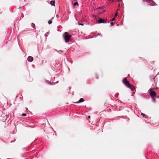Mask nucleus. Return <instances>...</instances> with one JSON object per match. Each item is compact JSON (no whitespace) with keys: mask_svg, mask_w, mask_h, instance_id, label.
I'll return each mask as SVG.
<instances>
[{"mask_svg":"<svg viewBox=\"0 0 159 159\" xmlns=\"http://www.w3.org/2000/svg\"><path fill=\"white\" fill-rule=\"evenodd\" d=\"M123 82L126 87L131 89L132 91H133L134 89V87L129 83V81L127 80L126 78L123 79Z\"/></svg>","mask_w":159,"mask_h":159,"instance_id":"nucleus-1","label":"nucleus"},{"mask_svg":"<svg viewBox=\"0 0 159 159\" xmlns=\"http://www.w3.org/2000/svg\"><path fill=\"white\" fill-rule=\"evenodd\" d=\"M63 36L65 40V41L66 43L68 42L70 39L71 37V36L68 34V33L67 32H65L63 34Z\"/></svg>","mask_w":159,"mask_h":159,"instance_id":"nucleus-2","label":"nucleus"},{"mask_svg":"<svg viewBox=\"0 0 159 159\" xmlns=\"http://www.w3.org/2000/svg\"><path fill=\"white\" fill-rule=\"evenodd\" d=\"M155 88L153 89H150L149 90V93L150 94V96L152 97H154L156 96L157 94L155 91H153V90L155 89Z\"/></svg>","mask_w":159,"mask_h":159,"instance_id":"nucleus-3","label":"nucleus"},{"mask_svg":"<svg viewBox=\"0 0 159 159\" xmlns=\"http://www.w3.org/2000/svg\"><path fill=\"white\" fill-rule=\"evenodd\" d=\"M98 22L99 24L102 23H106V20H105L99 18V20H98Z\"/></svg>","mask_w":159,"mask_h":159,"instance_id":"nucleus-4","label":"nucleus"},{"mask_svg":"<svg viewBox=\"0 0 159 159\" xmlns=\"http://www.w3.org/2000/svg\"><path fill=\"white\" fill-rule=\"evenodd\" d=\"M148 2L150 5H151L152 6H154L155 5V2H154L153 0H148Z\"/></svg>","mask_w":159,"mask_h":159,"instance_id":"nucleus-5","label":"nucleus"},{"mask_svg":"<svg viewBox=\"0 0 159 159\" xmlns=\"http://www.w3.org/2000/svg\"><path fill=\"white\" fill-rule=\"evenodd\" d=\"M33 60V58L31 56H29L28 58V60L29 61L32 62Z\"/></svg>","mask_w":159,"mask_h":159,"instance_id":"nucleus-6","label":"nucleus"},{"mask_svg":"<svg viewBox=\"0 0 159 159\" xmlns=\"http://www.w3.org/2000/svg\"><path fill=\"white\" fill-rule=\"evenodd\" d=\"M84 101V99L83 98H81L80 99V100H79V101H78L77 102H75V103H80L81 102H83Z\"/></svg>","mask_w":159,"mask_h":159,"instance_id":"nucleus-7","label":"nucleus"},{"mask_svg":"<svg viewBox=\"0 0 159 159\" xmlns=\"http://www.w3.org/2000/svg\"><path fill=\"white\" fill-rule=\"evenodd\" d=\"M50 3L52 5L55 6V1H51L50 2Z\"/></svg>","mask_w":159,"mask_h":159,"instance_id":"nucleus-8","label":"nucleus"},{"mask_svg":"<svg viewBox=\"0 0 159 159\" xmlns=\"http://www.w3.org/2000/svg\"><path fill=\"white\" fill-rule=\"evenodd\" d=\"M53 18H52L51 20H49L48 21V23L49 24H50L52 23V20Z\"/></svg>","mask_w":159,"mask_h":159,"instance_id":"nucleus-9","label":"nucleus"},{"mask_svg":"<svg viewBox=\"0 0 159 159\" xmlns=\"http://www.w3.org/2000/svg\"><path fill=\"white\" fill-rule=\"evenodd\" d=\"M31 26H32V27L35 29V24L34 23H32V24H31Z\"/></svg>","mask_w":159,"mask_h":159,"instance_id":"nucleus-10","label":"nucleus"},{"mask_svg":"<svg viewBox=\"0 0 159 159\" xmlns=\"http://www.w3.org/2000/svg\"><path fill=\"white\" fill-rule=\"evenodd\" d=\"M95 77V78L97 79H99L98 76V75H96Z\"/></svg>","mask_w":159,"mask_h":159,"instance_id":"nucleus-11","label":"nucleus"},{"mask_svg":"<svg viewBox=\"0 0 159 159\" xmlns=\"http://www.w3.org/2000/svg\"><path fill=\"white\" fill-rule=\"evenodd\" d=\"M78 4V3L77 2H75L74 3V6H75L77 5Z\"/></svg>","mask_w":159,"mask_h":159,"instance_id":"nucleus-12","label":"nucleus"},{"mask_svg":"<svg viewBox=\"0 0 159 159\" xmlns=\"http://www.w3.org/2000/svg\"><path fill=\"white\" fill-rule=\"evenodd\" d=\"M141 114L144 117H145L146 116V115L145 114H144V113H141Z\"/></svg>","mask_w":159,"mask_h":159,"instance_id":"nucleus-13","label":"nucleus"},{"mask_svg":"<svg viewBox=\"0 0 159 159\" xmlns=\"http://www.w3.org/2000/svg\"><path fill=\"white\" fill-rule=\"evenodd\" d=\"M26 115V114L23 113L21 114V116H25Z\"/></svg>","mask_w":159,"mask_h":159,"instance_id":"nucleus-14","label":"nucleus"},{"mask_svg":"<svg viewBox=\"0 0 159 159\" xmlns=\"http://www.w3.org/2000/svg\"><path fill=\"white\" fill-rule=\"evenodd\" d=\"M114 25V23L113 22H112L111 23V26H113Z\"/></svg>","mask_w":159,"mask_h":159,"instance_id":"nucleus-15","label":"nucleus"},{"mask_svg":"<svg viewBox=\"0 0 159 159\" xmlns=\"http://www.w3.org/2000/svg\"><path fill=\"white\" fill-rule=\"evenodd\" d=\"M115 19H116V17H114L112 19V20H111V21H113L115 20Z\"/></svg>","mask_w":159,"mask_h":159,"instance_id":"nucleus-16","label":"nucleus"},{"mask_svg":"<svg viewBox=\"0 0 159 159\" xmlns=\"http://www.w3.org/2000/svg\"><path fill=\"white\" fill-rule=\"evenodd\" d=\"M118 15V14L116 13L115 14V17H116Z\"/></svg>","mask_w":159,"mask_h":159,"instance_id":"nucleus-17","label":"nucleus"},{"mask_svg":"<svg viewBox=\"0 0 159 159\" xmlns=\"http://www.w3.org/2000/svg\"><path fill=\"white\" fill-rule=\"evenodd\" d=\"M108 1H111L112 2H113L114 1V0H108Z\"/></svg>","mask_w":159,"mask_h":159,"instance_id":"nucleus-18","label":"nucleus"},{"mask_svg":"<svg viewBox=\"0 0 159 159\" xmlns=\"http://www.w3.org/2000/svg\"><path fill=\"white\" fill-rule=\"evenodd\" d=\"M88 118H90V116H88Z\"/></svg>","mask_w":159,"mask_h":159,"instance_id":"nucleus-19","label":"nucleus"},{"mask_svg":"<svg viewBox=\"0 0 159 159\" xmlns=\"http://www.w3.org/2000/svg\"><path fill=\"white\" fill-rule=\"evenodd\" d=\"M80 25H83V24H80Z\"/></svg>","mask_w":159,"mask_h":159,"instance_id":"nucleus-20","label":"nucleus"}]
</instances>
